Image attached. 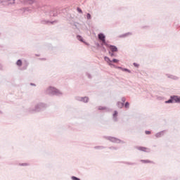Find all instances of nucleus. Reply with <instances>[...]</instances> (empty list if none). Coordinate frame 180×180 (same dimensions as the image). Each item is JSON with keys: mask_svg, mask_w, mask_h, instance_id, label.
<instances>
[{"mask_svg": "<svg viewBox=\"0 0 180 180\" xmlns=\"http://www.w3.org/2000/svg\"><path fill=\"white\" fill-rule=\"evenodd\" d=\"M98 39L102 41V43H103V44H106V40L105 39V34H99Z\"/></svg>", "mask_w": 180, "mask_h": 180, "instance_id": "1", "label": "nucleus"}, {"mask_svg": "<svg viewBox=\"0 0 180 180\" xmlns=\"http://www.w3.org/2000/svg\"><path fill=\"white\" fill-rule=\"evenodd\" d=\"M105 61H106V63H108V65H112L113 67H115V65L112 64V60H110V59L108 57H105L104 58Z\"/></svg>", "mask_w": 180, "mask_h": 180, "instance_id": "2", "label": "nucleus"}, {"mask_svg": "<svg viewBox=\"0 0 180 180\" xmlns=\"http://www.w3.org/2000/svg\"><path fill=\"white\" fill-rule=\"evenodd\" d=\"M107 46H108V47H109V49H110V50H111V51H112V52L117 51V48L116 46H112V45H110V46L107 45Z\"/></svg>", "mask_w": 180, "mask_h": 180, "instance_id": "3", "label": "nucleus"}, {"mask_svg": "<svg viewBox=\"0 0 180 180\" xmlns=\"http://www.w3.org/2000/svg\"><path fill=\"white\" fill-rule=\"evenodd\" d=\"M172 99H173L174 102L180 103V97H178L177 96H174L172 97Z\"/></svg>", "mask_w": 180, "mask_h": 180, "instance_id": "4", "label": "nucleus"}, {"mask_svg": "<svg viewBox=\"0 0 180 180\" xmlns=\"http://www.w3.org/2000/svg\"><path fill=\"white\" fill-rule=\"evenodd\" d=\"M138 150H139L140 151H147V150H148V148H146V147H139Z\"/></svg>", "mask_w": 180, "mask_h": 180, "instance_id": "5", "label": "nucleus"}, {"mask_svg": "<svg viewBox=\"0 0 180 180\" xmlns=\"http://www.w3.org/2000/svg\"><path fill=\"white\" fill-rule=\"evenodd\" d=\"M16 65L18 66V67H22V61L20 60H18L17 62H16Z\"/></svg>", "mask_w": 180, "mask_h": 180, "instance_id": "6", "label": "nucleus"}, {"mask_svg": "<svg viewBox=\"0 0 180 180\" xmlns=\"http://www.w3.org/2000/svg\"><path fill=\"white\" fill-rule=\"evenodd\" d=\"M124 104L123 103H121V102H119L118 103V107L119 108H123V105H124Z\"/></svg>", "mask_w": 180, "mask_h": 180, "instance_id": "7", "label": "nucleus"}, {"mask_svg": "<svg viewBox=\"0 0 180 180\" xmlns=\"http://www.w3.org/2000/svg\"><path fill=\"white\" fill-rule=\"evenodd\" d=\"M172 102H174V100L172 98V99L168 100L167 101H166V103H172Z\"/></svg>", "mask_w": 180, "mask_h": 180, "instance_id": "8", "label": "nucleus"}, {"mask_svg": "<svg viewBox=\"0 0 180 180\" xmlns=\"http://www.w3.org/2000/svg\"><path fill=\"white\" fill-rule=\"evenodd\" d=\"M141 162H144V163H146V162H147V163H150V162H151V161H150L149 160H141Z\"/></svg>", "mask_w": 180, "mask_h": 180, "instance_id": "9", "label": "nucleus"}, {"mask_svg": "<svg viewBox=\"0 0 180 180\" xmlns=\"http://www.w3.org/2000/svg\"><path fill=\"white\" fill-rule=\"evenodd\" d=\"M72 180H81V179H78L77 177H76V176H72Z\"/></svg>", "mask_w": 180, "mask_h": 180, "instance_id": "10", "label": "nucleus"}, {"mask_svg": "<svg viewBox=\"0 0 180 180\" xmlns=\"http://www.w3.org/2000/svg\"><path fill=\"white\" fill-rule=\"evenodd\" d=\"M77 39H78V40H79L80 41H84L82 40V37H81V36H78V37H77Z\"/></svg>", "mask_w": 180, "mask_h": 180, "instance_id": "11", "label": "nucleus"}, {"mask_svg": "<svg viewBox=\"0 0 180 180\" xmlns=\"http://www.w3.org/2000/svg\"><path fill=\"white\" fill-rule=\"evenodd\" d=\"M112 63H119V60L117 59H113Z\"/></svg>", "mask_w": 180, "mask_h": 180, "instance_id": "12", "label": "nucleus"}, {"mask_svg": "<svg viewBox=\"0 0 180 180\" xmlns=\"http://www.w3.org/2000/svg\"><path fill=\"white\" fill-rule=\"evenodd\" d=\"M129 102H127L125 103V108H129Z\"/></svg>", "mask_w": 180, "mask_h": 180, "instance_id": "13", "label": "nucleus"}, {"mask_svg": "<svg viewBox=\"0 0 180 180\" xmlns=\"http://www.w3.org/2000/svg\"><path fill=\"white\" fill-rule=\"evenodd\" d=\"M113 116L114 117H116V116H117V111H115Z\"/></svg>", "mask_w": 180, "mask_h": 180, "instance_id": "14", "label": "nucleus"}, {"mask_svg": "<svg viewBox=\"0 0 180 180\" xmlns=\"http://www.w3.org/2000/svg\"><path fill=\"white\" fill-rule=\"evenodd\" d=\"M78 12H79L80 13H82V10H81V8H77Z\"/></svg>", "mask_w": 180, "mask_h": 180, "instance_id": "15", "label": "nucleus"}, {"mask_svg": "<svg viewBox=\"0 0 180 180\" xmlns=\"http://www.w3.org/2000/svg\"><path fill=\"white\" fill-rule=\"evenodd\" d=\"M146 134H151V131H146Z\"/></svg>", "mask_w": 180, "mask_h": 180, "instance_id": "16", "label": "nucleus"}, {"mask_svg": "<svg viewBox=\"0 0 180 180\" xmlns=\"http://www.w3.org/2000/svg\"><path fill=\"white\" fill-rule=\"evenodd\" d=\"M87 19H91V14L89 13L87 14Z\"/></svg>", "mask_w": 180, "mask_h": 180, "instance_id": "17", "label": "nucleus"}, {"mask_svg": "<svg viewBox=\"0 0 180 180\" xmlns=\"http://www.w3.org/2000/svg\"><path fill=\"white\" fill-rule=\"evenodd\" d=\"M134 67H139V64H137L136 63H134Z\"/></svg>", "mask_w": 180, "mask_h": 180, "instance_id": "18", "label": "nucleus"}, {"mask_svg": "<svg viewBox=\"0 0 180 180\" xmlns=\"http://www.w3.org/2000/svg\"><path fill=\"white\" fill-rule=\"evenodd\" d=\"M84 99L87 101H88V98H84Z\"/></svg>", "mask_w": 180, "mask_h": 180, "instance_id": "19", "label": "nucleus"}, {"mask_svg": "<svg viewBox=\"0 0 180 180\" xmlns=\"http://www.w3.org/2000/svg\"><path fill=\"white\" fill-rule=\"evenodd\" d=\"M112 56H113V53L111 54V57H112Z\"/></svg>", "mask_w": 180, "mask_h": 180, "instance_id": "20", "label": "nucleus"}, {"mask_svg": "<svg viewBox=\"0 0 180 180\" xmlns=\"http://www.w3.org/2000/svg\"><path fill=\"white\" fill-rule=\"evenodd\" d=\"M118 68H120V67H119Z\"/></svg>", "mask_w": 180, "mask_h": 180, "instance_id": "21", "label": "nucleus"}]
</instances>
